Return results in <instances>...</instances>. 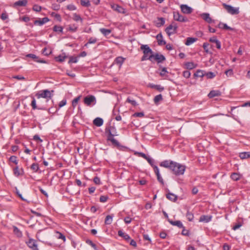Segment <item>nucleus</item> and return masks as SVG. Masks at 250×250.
Instances as JSON below:
<instances>
[{"instance_id": "nucleus-1", "label": "nucleus", "mask_w": 250, "mask_h": 250, "mask_svg": "<svg viewBox=\"0 0 250 250\" xmlns=\"http://www.w3.org/2000/svg\"><path fill=\"white\" fill-rule=\"evenodd\" d=\"M112 130H115V127L112 126H109L105 129V132L107 135V140L110 141L113 146L119 147L121 146L119 142L114 138V136H118V135L116 133L112 134L111 133Z\"/></svg>"}, {"instance_id": "nucleus-2", "label": "nucleus", "mask_w": 250, "mask_h": 250, "mask_svg": "<svg viewBox=\"0 0 250 250\" xmlns=\"http://www.w3.org/2000/svg\"><path fill=\"white\" fill-rule=\"evenodd\" d=\"M185 169V166L174 162L171 170L176 175H180L184 173Z\"/></svg>"}, {"instance_id": "nucleus-3", "label": "nucleus", "mask_w": 250, "mask_h": 250, "mask_svg": "<svg viewBox=\"0 0 250 250\" xmlns=\"http://www.w3.org/2000/svg\"><path fill=\"white\" fill-rule=\"evenodd\" d=\"M54 90L49 91L48 89H45L40 91L36 94V96L38 99L43 98L45 99H50L53 96Z\"/></svg>"}, {"instance_id": "nucleus-4", "label": "nucleus", "mask_w": 250, "mask_h": 250, "mask_svg": "<svg viewBox=\"0 0 250 250\" xmlns=\"http://www.w3.org/2000/svg\"><path fill=\"white\" fill-rule=\"evenodd\" d=\"M222 5L228 13L231 15H237L239 13V8L238 7H234L225 3H223Z\"/></svg>"}, {"instance_id": "nucleus-5", "label": "nucleus", "mask_w": 250, "mask_h": 250, "mask_svg": "<svg viewBox=\"0 0 250 250\" xmlns=\"http://www.w3.org/2000/svg\"><path fill=\"white\" fill-rule=\"evenodd\" d=\"M148 59L151 62H153V59H154L158 63L162 62L166 60V58L163 55L159 54L158 53L149 55Z\"/></svg>"}, {"instance_id": "nucleus-6", "label": "nucleus", "mask_w": 250, "mask_h": 250, "mask_svg": "<svg viewBox=\"0 0 250 250\" xmlns=\"http://www.w3.org/2000/svg\"><path fill=\"white\" fill-rule=\"evenodd\" d=\"M83 102L86 105L90 106L91 104H96V99L94 96L89 95L84 97Z\"/></svg>"}, {"instance_id": "nucleus-7", "label": "nucleus", "mask_w": 250, "mask_h": 250, "mask_svg": "<svg viewBox=\"0 0 250 250\" xmlns=\"http://www.w3.org/2000/svg\"><path fill=\"white\" fill-rule=\"evenodd\" d=\"M173 19L175 21L180 22H187L188 19L184 16L181 15L179 12H173Z\"/></svg>"}, {"instance_id": "nucleus-8", "label": "nucleus", "mask_w": 250, "mask_h": 250, "mask_svg": "<svg viewBox=\"0 0 250 250\" xmlns=\"http://www.w3.org/2000/svg\"><path fill=\"white\" fill-rule=\"evenodd\" d=\"M177 29V26L176 24L174 25L171 24L166 28L165 31L168 36H170L171 34H173L176 32Z\"/></svg>"}, {"instance_id": "nucleus-9", "label": "nucleus", "mask_w": 250, "mask_h": 250, "mask_svg": "<svg viewBox=\"0 0 250 250\" xmlns=\"http://www.w3.org/2000/svg\"><path fill=\"white\" fill-rule=\"evenodd\" d=\"M29 248L32 250H38V245L36 240L30 238L28 241L26 242Z\"/></svg>"}, {"instance_id": "nucleus-10", "label": "nucleus", "mask_w": 250, "mask_h": 250, "mask_svg": "<svg viewBox=\"0 0 250 250\" xmlns=\"http://www.w3.org/2000/svg\"><path fill=\"white\" fill-rule=\"evenodd\" d=\"M140 48L143 51L144 54L147 56V57H149V54L150 55L153 54L152 50L148 45H142Z\"/></svg>"}, {"instance_id": "nucleus-11", "label": "nucleus", "mask_w": 250, "mask_h": 250, "mask_svg": "<svg viewBox=\"0 0 250 250\" xmlns=\"http://www.w3.org/2000/svg\"><path fill=\"white\" fill-rule=\"evenodd\" d=\"M174 161L170 160H165L162 161L160 164V166L162 167H164L165 168H167L171 169L172 165L173 164Z\"/></svg>"}, {"instance_id": "nucleus-12", "label": "nucleus", "mask_w": 250, "mask_h": 250, "mask_svg": "<svg viewBox=\"0 0 250 250\" xmlns=\"http://www.w3.org/2000/svg\"><path fill=\"white\" fill-rule=\"evenodd\" d=\"M180 8L182 12L184 14H189L193 11L192 8L186 4H182Z\"/></svg>"}, {"instance_id": "nucleus-13", "label": "nucleus", "mask_w": 250, "mask_h": 250, "mask_svg": "<svg viewBox=\"0 0 250 250\" xmlns=\"http://www.w3.org/2000/svg\"><path fill=\"white\" fill-rule=\"evenodd\" d=\"M111 7L114 10L120 13H125V9L123 8L122 7L120 6L118 4H111Z\"/></svg>"}, {"instance_id": "nucleus-14", "label": "nucleus", "mask_w": 250, "mask_h": 250, "mask_svg": "<svg viewBox=\"0 0 250 250\" xmlns=\"http://www.w3.org/2000/svg\"><path fill=\"white\" fill-rule=\"evenodd\" d=\"M201 16L202 19L208 23H210L214 21L210 17V15L208 13H204L201 15Z\"/></svg>"}, {"instance_id": "nucleus-15", "label": "nucleus", "mask_w": 250, "mask_h": 250, "mask_svg": "<svg viewBox=\"0 0 250 250\" xmlns=\"http://www.w3.org/2000/svg\"><path fill=\"white\" fill-rule=\"evenodd\" d=\"M125 60V58L123 57H118L115 59L114 63L118 65L119 68H121Z\"/></svg>"}, {"instance_id": "nucleus-16", "label": "nucleus", "mask_w": 250, "mask_h": 250, "mask_svg": "<svg viewBox=\"0 0 250 250\" xmlns=\"http://www.w3.org/2000/svg\"><path fill=\"white\" fill-rule=\"evenodd\" d=\"M27 3V0H19L17 1H16L13 4V7H16L18 6H25L26 5Z\"/></svg>"}, {"instance_id": "nucleus-17", "label": "nucleus", "mask_w": 250, "mask_h": 250, "mask_svg": "<svg viewBox=\"0 0 250 250\" xmlns=\"http://www.w3.org/2000/svg\"><path fill=\"white\" fill-rule=\"evenodd\" d=\"M49 21V19L47 17H45L42 18V19H39L37 20H35L34 22V24L35 25H42L43 24L46 23Z\"/></svg>"}, {"instance_id": "nucleus-18", "label": "nucleus", "mask_w": 250, "mask_h": 250, "mask_svg": "<svg viewBox=\"0 0 250 250\" xmlns=\"http://www.w3.org/2000/svg\"><path fill=\"white\" fill-rule=\"evenodd\" d=\"M156 39L157 40L158 44L159 45H165L166 42L163 40V35L161 33H159L156 36Z\"/></svg>"}, {"instance_id": "nucleus-19", "label": "nucleus", "mask_w": 250, "mask_h": 250, "mask_svg": "<svg viewBox=\"0 0 250 250\" xmlns=\"http://www.w3.org/2000/svg\"><path fill=\"white\" fill-rule=\"evenodd\" d=\"M221 95V92L219 90H211L208 94V97L209 98H212L215 97L220 96Z\"/></svg>"}, {"instance_id": "nucleus-20", "label": "nucleus", "mask_w": 250, "mask_h": 250, "mask_svg": "<svg viewBox=\"0 0 250 250\" xmlns=\"http://www.w3.org/2000/svg\"><path fill=\"white\" fill-rule=\"evenodd\" d=\"M212 216L210 215H201L199 219L200 222L208 223L211 221Z\"/></svg>"}, {"instance_id": "nucleus-21", "label": "nucleus", "mask_w": 250, "mask_h": 250, "mask_svg": "<svg viewBox=\"0 0 250 250\" xmlns=\"http://www.w3.org/2000/svg\"><path fill=\"white\" fill-rule=\"evenodd\" d=\"M27 57L31 58L35 60V61L41 63H46V62L44 60L40 59L38 57H37L36 55L33 54H28L26 55Z\"/></svg>"}, {"instance_id": "nucleus-22", "label": "nucleus", "mask_w": 250, "mask_h": 250, "mask_svg": "<svg viewBox=\"0 0 250 250\" xmlns=\"http://www.w3.org/2000/svg\"><path fill=\"white\" fill-rule=\"evenodd\" d=\"M103 123H104L103 120L102 118H99V117H97L93 120V124L98 127H100V126H102L103 125Z\"/></svg>"}, {"instance_id": "nucleus-23", "label": "nucleus", "mask_w": 250, "mask_h": 250, "mask_svg": "<svg viewBox=\"0 0 250 250\" xmlns=\"http://www.w3.org/2000/svg\"><path fill=\"white\" fill-rule=\"evenodd\" d=\"M168 222L172 225L173 226H177L178 228H183V224L182 223V222L179 221V220H178V221H173L172 220H170V219H168Z\"/></svg>"}, {"instance_id": "nucleus-24", "label": "nucleus", "mask_w": 250, "mask_h": 250, "mask_svg": "<svg viewBox=\"0 0 250 250\" xmlns=\"http://www.w3.org/2000/svg\"><path fill=\"white\" fill-rule=\"evenodd\" d=\"M166 197L168 200L172 202H175L177 200V196L170 192L167 193Z\"/></svg>"}, {"instance_id": "nucleus-25", "label": "nucleus", "mask_w": 250, "mask_h": 250, "mask_svg": "<svg viewBox=\"0 0 250 250\" xmlns=\"http://www.w3.org/2000/svg\"><path fill=\"white\" fill-rule=\"evenodd\" d=\"M186 68L188 69H192L197 66V64L193 63V62H187L185 63Z\"/></svg>"}, {"instance_id": "nucleus-26", "label": "nucleus", "mask_w": 250, "mask_h": 250, "mask_svg": "<svg viewBox=\"0 0 250 250\" xmlns=\"http://www.w3.org/2000/svg\"><path fill=\"white\" fill-rule=\"evenodd\" d=\"M118 234L119 236L124 238L125 240H128L130 239V236L121 230L118 231Z\"/></svg>"}, {"instance_id": "nucleus-27", "label": "nucleus", "mask_w": 250, "mask_h": 250, "mask_svg": "<svg viewBox=\"0 0 250 250\" xmlns=\"http://www.w3.org/2000/svg\"><path fill=\"white\" fill-rule=\"evenodd\" d=\"M165 23V19L164 18H158L157 21L156 23V26L158 27H161L164 25Z\"/></svg>"}, {"instance_id": "nucleus-28", "label": "nucleus", "mask_w": 250, "mask_h": 250, "mask_svg": "<svg viewBox=\"0 0 250 250\" xmlns=\"http://www.w3.org/2000/svg\"><path fill=\"white\" fill-rule=\"evenodd\" d=\"M197 40V39L196 38H192V37H188L187 39V41L185 42V44L186 45H189L196 42Z\"/></svg>"}, {"instance_id": "nucleus-29", "label": "nucleus", "mask_w": 250, "mask_h": 250, "mask_svg": "<svg viewBox=\"0 0 250 250\" xmlns=\"http://www.w3.org/2000/svg\"><path fill=\"white\" fill-rule=\"evenodd\" d=\"M205 75V72L203 70L198 69L194 74V76L195 77H203Z\"/></svg>"}, {"instance_id": "nucleus-30", "label": "nucleus", "mask_w": 250, "mask_h": 250, "mask_svg": "<svg viewBox=\"0 0 250 250\" xmlns=\"http://www.w3.org/2000/svg\"><path fill=\"white\" fill-rule=\"evenodd\" d=\"M113 215H108L106 216L104 223L106 225H110L112 223Z\"/></svg>"}, {"instance_id": "nucleus-31", "label": "nucleus", "mask_w": 250, "mask_h": 250, "mask_svg": "<svg viewBox=\"0 0 250 250\" xmlns=\"http://www.w3.org/2000/svg\"><path fill=\"white\" fill-rule=\"evenodd\" d=\"M239 156L242 159L250 158V152H241L240 153Z\"/></svg>"}, {"instance_id": "nucleus-32", "label": "nucleus", "mask_w": 250, "mask_h": 250, "mask_svg": "<svg viewBox=\"0 0 250 250\" xmlns=\"http://www.w3.org/2000/svg\"><path fill=\"white\" fill-rule=\"evenodd\" d=\"M13 231L18 237H21L22 235L21 231L15 226L13 227Z\"/></svg>"}, {"instance_id": "nucleus-33", "label": "nucleus", "mask_w": 250, "mask_h": 250, "mask_svg": "<svg viewBox=\"0 0 250 250\" xmlns=\"http://www.w3.org/2000/svg\"><path fill=\"white\" fill-rule=\"evenodd\" d=\"M67 57V56H66L65 55H59V56L55 57V60L56 61L61 62H63Z\"/></svg>"}, {"instance_id": "nucleus-34", "label": "nucleus", "mask_w": 250, "mask_h": 250, "mask_svg": "<svg viewBox=\"0 0 250 250\" xmlns=\"http://www.w3.org/2000/svg\"><path fill=\"white\" fill-rule=\"evenodd\" d=\"M100 31L104 36L108 35L111 32V30L105 28H101Z\"/></svg>"}, {"instance_id": "nucleus-35", "label": "nucleus", "mask_w": 250, "mask_h": 250, "mask_svg": "<svg viewBox=\"0 0 250 250\" xmlns=\"http://www.w3.org/2000/svg\"><path fill=\"white\" fill-rule=\"evenodd\" d=\"M77 30L78 26L75 24L69 25L68 28L67 29L68 31H71L72 32H75L77 31Z\"/></svg>"}, {"instance_id": "nucleus-36", "label": "nucleus", "mask_w": 250, "mask_h": 250, "mask_svg": "<svg viewBox=\"0 0 250 250\" xmlns=\"http://www.w3.org/2000/svg\"><path fill=\"white\" fill-rule=\"evenodd\" d=\"M81 4L83 6L88 7L90 6L89 0H80Z\"/></svg>"}, {"instance_id": "nucleus-37", "label": "nucleus", "mask_w": 250, "mask_h": 250, "mask_svg": "<svg viewBox=\"0 0 250 250\" xmlns=\"http://www.w3.org/2000/svg\"><path fill=\"white\" fill-rule=\"evenodd\" d=\"M97 39L95 38H90L88 40V42L85 44L84 46H87L88 44H93L97 42Z\"/></svg>"}, {"instance_id": "nucleus-38", "label": "nucleus", "mask_w": 250, "mask_h": 250, "mask_svg": "<svg viewBox=\"0 0 250 250\" xmlns=\"http://www.w3.org/2000/svg\"><path fill=\"white\" fill-rule=\"evenodd\" d=\"M31 169L36 172L39 169V165L37 163H33L31 166Z\"/></svg>"}, {"instance_id": "nucleus-39", "label": "nucleus", "mask_w": 250, "mask_h": 250, "mask_svg": "<svg viewBox=\"0 0 250 250\" xmlns=\"http://www.w3.org/2000/svg\"><path fill=\"white\" fill-rule=\"evenodd\" d=\"M73 20L76 21H81V22H83V19L81 17V16L77 14L76 13H75L73 14Z\"/></svg>"}, {"instance_id": "nucleus-40", "label": "nucleus", "mask_w": 250, "mask_h": 250, "mask_svg": "<svg viewBox=\"0 0 250 250\" xmlns=\"http://www.w3.org/2000/svg\"><path fill=\"white\" fill-rule=\"evenodd\" d=\"M231 178L234 181H238L240 179V175L237 173H233L231 175Z\"/></svg>"}, {"instance_id": "nucleus-41", "label": "nucleus", "mask_w": 250, "mask_h": 250, "mask_svg": "<svg viewBox=\"0 0 250 250\" xmlns=\"http://www.w3.org/2000/svg\"><path fill=\"white\" fill-rule=\"evenodd\" d=\"M205 76L207 77L208 79H212L215 76V74L212 72H208L207 73L205 72Z\"/></svg>"}, {"instance_id": "nucleus-42", "label": "nucleus", "mask_w": 250, "mask_h": 250, "mask_svg": "<svg viewBox=\"0 0 250 250\" xmlns=\"http://www.w3.org/2000/svg\"><path fill=\"white\" fill-rule=\"evenodd\" d=\"M53 31L54 32H60L62 33L63 31V28L61 26L55 25L53 27Z\"/></svg>"}, {"instance_id": "nucleus-43", "label": "nucleus", "mask_w": 250, "mask_h": 250, "mask_svg": "<svg viewBox=\"0 0 250 250\" xmlns=\"http://www.w3.org/2000/svg\"><path fill=\"white\" fill-rule=\"evenodd\" d=\"M186 216L189 221H192L193 220V214L188 211L187 212L186 214Z\"/></svg>"}, {"instance_id": "nucleus-44", "label": "nucleus", "mask_w": 250, "mask_h": 250, "mask_svg": "<svg viewBox=\"0 0 250 250\" xmlns=\"http://www.w3.org/2000/svg\"><path fill=\"white\" fill-rule=\"evenodd\" d=\"M86 243L90 245L92 248H93L95 250H97V246L95 244H94L91 240L89 239H87L85 241Z\"/></svg>"}, {"instance_id": "nucleus-45", "label": "nucleus", "mask_w": 250, "mask_h": 250, "mask_svg": "<svg viewBox=\"0 0 250 250\" xmlns=\"http://www.w3.org/2000/svg\"><path fill=\"white\" fill-rule=\"evenodd\" d=\"M81 96H79L77 97H76V98H75L73 101H72V106L73 107H75L76 106V105H77L78 104V103L79 102V101L80 100V98H81Z\"/></svg>"}, {"instance_id": "nucleus-46", "label": "nucleus", "mask_w": 250, "mask_h": 250, "mask_svg": "<svg viewBox=\"0 0 250 250\" xmlns=\"http://www.w3.org/2000/svg\"><path fill=\"white\" fill-rule=\"evenodd\" d=\"M77 62H78L77 57L71 56L69 57V60L68 61V63H76Z\"/></svg>"}, {"instance_id": "nucleus-47", "label": "nucleus", "mask_w": 250, "mask_h": 250, "mask_svg": "<svg viewBox=\"0 0 250 250\" xmlns=\"http://www.w3.org/2000/svg\"><path fill=\"white\" fill-rule=\"evenodd\" d=\"M9 161L16 165L18 164L17 157L16 156H12L9 158Z\"/></svg>"}, {"instance_id": "nucleus-48", "label": "nucleus", "mask_w": 250, "mask_h": 250, "mask_svg": "<svg viewBox=\"0 0 250 250\" xmlns=\"http://www.w3.org/2000/svg\"><path fill=\"white\" fill-rule=\"evenodd\" d=\"M134 117H143L144 116V113L143 112H136L132 115Z\"/></svg>"}, {"instance_id": "nucleus-49", "label": "nucleus", "mask_w": 250, "mask_h": 250, "mask_svg": "<svg viewBox=\"0 0 250 250\" xmlns=\"http://www.w3.org/2000/svg\"><path fill=\"white\" fill-rule=\"evenodd\" d=\"M162 96L161 94L158 95L154 97V101L155 103H158L162 100Z\"/></svg>"}, {"instance_id": "nucleus-50", "label": "nucleus", "mask_w": 250, "mask_h": 250, "mask_svg": "<svg viewBox=\"0 0 250 250\" xmlns=\"http://www.w3.org/2000/svg\"><path fill=\"white\" fill-rule=\"evenodd\" d=\"M108 197L107 196L102 195L100 197V201L102 203H104L107 201Z\"/></svg>"}, {"instance_id": "nucleus-51", "label": "nucleus", "mask_w": 250, "mask_h": 250, "mask_svg": "<svg viewBox=\"0 0 250 250\" xmlns=\"http://www.w3.org/2000/svg\"><path fill=\"white\" fill-rule=\"evenodd\" d=\"M13 171L14 175L17 177H18L21 174L19 167H15L14 168Z\"/></svg>"}, {"instance_id": "nucleus-52", "label": "nucleus", "mask_w": 250, "mask_h": 250, "mask_svg": "<svg viewBox=\"0 0 250 250\" xmlns=\"http://www.w3.org/2000/svg\"><path fill=\"white\" fill-rule=\"evenodd\" d=\"M183 76L186 78H189L190 76V72L188 70L184 71L183 73Z\"/></svg>"}, {"instance_id": "nucleus-53", "label": "nucleus", "mask_w": 250, "mask_h": 250, "mask_svg": "<svg viewBox=\"0 0 250 250\" xmlns=\"http://www.w3.org/2000/svg\"><path fill=\"white\" fill-rule=\"evenodd\" d=\"M153 87H154L156 89H157L160 92H161L164 90V87L160 85H154V86H153Z\"/></svg>"}, {"instance_id": "nucleus-54", "label": "nucleus", "mask_w": 250, "mask_h": 250, "mask_svg": "<svg viewBox=\"0 0 250 250\" xmlns=\"http://www.w3.org/2000/svg\"><path fill=\"white\" fill-rule=\"evenodd\" d=\"M227 26L228 25L226 23H222V22H220L218 25V28H221V29H226Z\"/></svg>"}, {"instance_id": "nucleus-55", "label": "nucleus", "mask_w": 250, "mask_h": 250, "mask_svg": "<svg viewBox=\"0 0 250 250\" xmlns=\"http://www.w3.org/2000/svg\"><path fill=\"white\" fill-rule=\"evenodd\" d=\"M166 73H168V71L166 67H164L160 72V75L163 77L165 76Z\"/></svg>"}, {"instance_id": "nucleus-56", "label": "nucleus", "mask_w": 250, "mask_h": 250, "mask_svg": "<svg viewBox=\"0 0 250 250\" xmlns=\"http://www.w3.org/2000/svg\"><path fill=\"white\" fill-rule=\"evenodd\" d=\"M146 160L148 162V163L153 167L154 166V161L149 157V156H147V158Z\"/></svg>"}, {"instance_id": "nucleus-57", "label": "nucleus", "mask_w": 250, "mask_h": 250, "mask_svg": "<svg viewBox=\"0 0 250 250\" xmlns=\"http://www.w3.org/2000/svg\"><path fill=\"white\" fill-rule=\"evenodd\" d=\"M42 9V7L38 5H34L33 7V10L36 12H40Z\"/></svg>"}, {"instance_id": "nucleus-58", "label": "nucleus", "mask_w": 250, "mask_h": 250, "mask_svg": "<svg viewBox=\"0 0 250 250\" xmlns=\"http://www.w3.org/2000/svg\"><path fill=\"white\" fill-rule=\"evenodd\" d=\"M67 8L70 11H74L76 9V7L73 4H69L67 6Z\"/></svg>"}, {"instance_id": "nucleus-59", "label": "nucleus", "mask_w": 250, "mask_h": 250, "mask_svg": "<svg viewBox=\"0 0 250 250\" xmlns=\"http://www.w3.org/2000/svg\"><path fill=\"white\" fill-rule=\"evenodd\" d=\"M126 102L130 103L132 105L135 106L137 105V103L135 100H131L129 98H128L126 100Z\"/></svg>"}, {"instance_id": "nucleus-60", "label": "nucleus", "mask_w": 250, "mask_h": 250, "mask_svg": "<svg viewBox=\"0 0 250 250\" xmlns=\"http://www.w3.org/2000/svg\"><path fill=\"white\" fill-rule=\"evenodd\" d=\"M208 45H209V44L207 42H205L203 43V47L204 49L205 50V51L206 53H208V52H209L208 49Z\"/></svg>"}, {"instance_id": "nucleus-61", "label": "nucleus", "mask_w": 250, "mask_h": 250, "mask_svg": "<svg viewBox=\"0 0 250 250\" xmlns=\"http://www.w3.org/2000/svg\"><path fill=\"white\" fill-rule=\"evenodd\" d=\"M183 230L182 231V234L185 236H188L189 235V231L185 229V227L183 226Z\"/></svg>"}, {"instance_id": "nucleus-62", "label": "nucleus", "mask_w": 250, "mask_h": 250, "mask_svg": "<svg viewBox=\"0 0 250 250\" xmlns=\"http://www.w3.org/2000/svg\"><path fill=\"white\" fill-rule=\"evenodd\" d=\"M153 168L154 169V172L156 174V176L160 174V172H159V169L157 166L155 165L153 167Z\"/></svg>"}, {"instance_id": "nucleus-63", "label": "nucleus", "mask_w": 250, "mask_h": 250, "mask_svg": "<svg viewBox=\"0 0 250 250\" xmlns=\"http://www.w3.org/2000/svg\"><path fill=\"white\" fill-rule=\"evenodd\" d=\"M93 181L97 185H100L101 184L100 179L97 176L94 177Z\"/></svg>"}, {"instance_id": "nucleus-64", "label": "nucleus", "mask_w": 250, "mask_h": 250, "mask_svg": "<svg viewBox=\"0 0 250 250\" xmlns=\"http://www.w3.org/2000/svg\"><path fill=\"white\" fill-rule=\"evenodd\" d=\"M131 221L132 219L129 216H126L124 219L125 222L127 224H129L131 222Z\"/></svg>"}]
</instances>
